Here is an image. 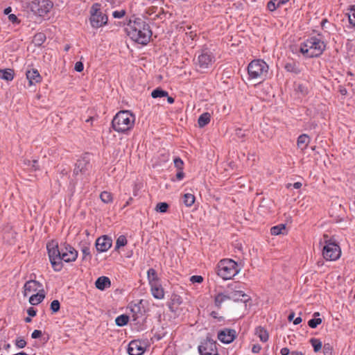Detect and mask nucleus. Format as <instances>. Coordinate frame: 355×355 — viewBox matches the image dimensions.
Returning <instances> with one entry per match:
<instances>
[{"label": "nucleus", "mask_w": 355, "mask_h": 355, "mask_svg": "<svg viewBox=\"0 0 355 355\" xmlns=\"http://www.w3.org/2000/svg\"><path fill=\"white\" fill-rule=\"evenodd\" d=\"M125 32L132 40L142 45H146L152 36L149 24L139 17L129 20Z\"/></svg>", "instance_id": "nucleus-1"}, {"label": "nucleus", "mask_w": 355, "mask_h": 355, "mask_svg": "<svg viewBox=\"0 0 355 355\" xmlns=\"http://www.w3.org/2000/svg\"><path fill=\"white\" fill-rule=\"evenodd\" d=\"M324 49L323 41L318 37H312L301 44L300 51L306 58H313L321 55Z\"/></svg>", "instance_id": "nucleus-2"}, {"label": "nucleus", "mask_w": 355, "mask_h": 355, "mask_svg": "<svg viewBox=\"0 0 355 355\" xmlns=\"http://www.w3.org/2000/svg\"><path fill=\"white\" fill-rule=\"evenodd\" d=\"M135 116L130 111L119 112L112 120L114 130L119 132H124L130 130L135 124Z\"/></svg>", "instance_id": "nucleus-3"}, {"label": "nucleus", "mask_w": 355, "mask_h": 355, "mask_svg": "<svg viewBox=\"0 0 355 355\" xmlns=\"http://www.w3.org/2000/svg\"><path fill=\"white\" fill-rule=\"evenodd\" d=\"M238 264L230 259L220 260L217 265V274L223 279H231L239 272Z\"/></svg>", "instance_id": "nucleus-4"}, {"label": "nucleus", "mask_w": 355, "mask_h": 355, "mask_svg": "<svg viewBox=\"0 0 355 355\" xmlns=\"http://www.w3.org/2000/svg\"><path fill=\"white\" fill-rule=\"evenodd\" d=\"M268 65L263 60H254L248 67V72L250 79H264L268 73Z\"/></svg>", "instance_id": "nucleus-5"}, {"label": "nucleus", "mask_w": 355, "mask_h": 355, "mask_svg": "<svg viewBox=\"0 0 355 355\" xmlns=\"http://www.w3.org/2000/svg\"><path fill=\"white\" fill-rule=\"evenodd\" d=\"M193 62L196 71L203 73L211 67L214 62V56L207 49H202L197 58H194Z\"/></svg>", "instance_id": "nucleus-6"}, {"label": "nucleus", "mask_w": 355, "mask_h": 355, "mask_svg": "<svg viewBox=\"0 0 355 355\" xmlns=\"http://www.w3.org/2000/svg\"><path fill=\"white\" fill-rule=\"evenodd\" d=\"M101 4L94 3L89 10V22L92 28H98L107 24V16L101 11Z\"/></svg>", "instance_id": "nucleus-7"}, {"label": "nucleus", "mask_w": 355, "mask_h": 355, "mask_svg": "<svg viewBox=\"0 0 355 355\" xmlns=\"http://www.w3.org/2000/svg\"><path fill=\"white\" fill-rule=\"evenodd\" d=\"M48 254L51 266L55 271H60L63 267L60 261L61 249H58V245L53 241L47 244Z\"/></svg>", "instance_id": "nucleus-8"}, {"label": "nucleus", "mask_w": 355, "mask_h": 355, "mask_svg": "<svg viewBox=\"0 0 355 355\" xmlns=\"http://www.w3.org/2000/svg\"><path fill=\"white\" fill-rule=\"evenodd\" d=\"M30 7L35 15L43 17L50 12L53 8V3L50 0H33Z\"/></svg>", "instance_id": "nucleus-9"}, {"label": "nucleus", "mask_w": 355, "mask_h": 355, "mask_svg": "<svg viewBox=\"0 0 355 355\" xmlns=\"http://www.w3.org/2000/svg\"><path fill=\"white\" fill-rule=\"evenodd\" d=\"M78 257V252L71 245H64L61 248L60 261L71 262L76 261Z\"/></svg>", "instance_id": "nucleus-10"}, {"label": "nucleus", "mask_w": 355, "mask_h": 355, "mask_svg": "<svg viewBox=\"0 0 355 355\" xmlns=\"http://www.w3.org/2000/svg\"><path fill=\"white\" fill-rule=\"evenodd\" d=\"M320 244H324L322 255L327 261H331L333 257V243L331 238L328 235L324 234L323 239L320 241Z\"/></svg>", "instance_id": "nucleus-11"}, {"label": "nucleus", "mask_w": 355, "mask_h": 355, "mask_svg": "<svg viewBox=\"0 0 355 355\" xmlns=\"http://www.w3.org/2000/svg\"><path fill=\"white\" fill-rule=\"evenodd\" d=\"M43 290L42 284L35 280H31L24 284L23 293L24 296H28L43 291Z\"/></svg>", "instance_id": "nucleus-12"}, {"label": "nucleus", "mask_w": 355, "mask_h": 355, "mask_svg": "<svg viewBox=\"0 0 355 355\" xmlns=\"http://www.w3.org/2000/svg\"><path fill=\"white\" fill-rule=\"evenodd\" d=\"M200 355H218L215 342L207 340L198 347Z\"/></svg>", "instance_id": "nucleus-13"}, {"label": "nucleus", "mask_w": 355, "mask_h": 355, "mask_svg": "<svg viewBox=\"0 0 355 355\" xmlns=\"http://www.w3.org/2000/svg\"><path fill=\"white\" fill-rule=\"evenodd\" d=\"M92 166L89 161L86 157L81 158L76 163L73 173L76 175L79 174H86L89 171Z\"/></svg>", "instance_id": "nucleus-14"}, {"label": "nucleus", "mask_w": 355, "mask_h": 355, "mask_svg": "<svg viewBox=\"0 0 355 355\" xmlns=\"http://www.w3.org/2000/svg\"><path fill=\"white\" fill-rule=\"evenodd\" d=\"M112 240L110 237L105 235L97 239L96 248L97 251L104 252L107 251L112 246Z\"/></svg>", "instance_id": "nucleus-15"}, {"label": "nucleus", "mask_w": 355, "mask_h": 355, "mask_svg": "<svg viewBox=\"0 0 355 355\" xmlns=\"http://www.w3.org/2000/svg\"><path fill=\"white\" fill-rule=\"evenodd\" d=\"M236 337V332L233 329H224L218 334V338L223 343L229 344L232 343Z\"/></svg>", "instance_id": "nucleus-16"}, {"label": "nucleus", "mask_w": 355, "mask_h": 355, "mask_svg": "<svg viewBox=\"0 0 355 355\" xmlns=\"http://www.w3.org/2000/svg\"><path fill=\"white\" fill-rule=\"evenodd\" d=\"M145 349L139 340H132L128 345V352L130 355H141Z\"/></svg>", "instance_id": "nucleus-17"}, {"label": "nucleus", "mask_w": 355, "mask_h": 355, "mask_svg": "<svg viewBox=\"0 0 355 355\" xmlns=\"http://www.w3.org/2000/svg\"><path fill=\"white\" fill-rule=\"evenodd\" d=\"M150 292L153 296L157 300L164 297V291L160 282L150 285Z\"/></svg>", "instance_id": "nucleus-18"}, {"label": "nucleus", "mask_w": 355, "mask_h": 355, "mask_svg": "<svg viewBox=\"0 0 355 355\" xmlns=\"http://www.w3.org/2000/svg\"><path fill=\"white\" fill-rule=\"evenodd\" d=\"M26 78L29 81L30 86L40 83L42 80V77L40 76L38 71L35 69L27 71Z\"/></svg>", "instance_id": "nucleus-19"}, {"label": "nucleus", "mask_w": 355, "mask_h": 355, "mask_svg": "<svg viewBox=\"0 0 355 355\" xmlns=\"http://www.w3.org/2000/svg\"><path fill=\"white\" fill-rule=\"evenodd\" d=\"M95 286L98 290L103 291L110 287L111 282L107 277L101 276L96 279Z\"/></svg>", "instance_id": "nucleus-20"}, {"label": "nucleus", "mask_w": 355, "mask_h": 355, "mask_svg": "<svg viewBox=\"0 0 355 355\" xmlns=\"http://www.w3.org/2000/svg\"><path fill=\"white\" fill-rule=\"evenodd\" d=\"M229 295L230 300H232L235 302L241 301L246 302L249 300V297L241 291H233Z\"/></svg>", "instance_id": "nucleus-21"}, {"label": "nucleus", "mask_w": 355, "mask_h": 355, "mask_svg": "<svg viewBox=\"0 0 355 355\" xmlns=\"http://www.w3.org/2000/svg\"><path fill=\"white\" fill-rule=\"evenodd\" d=\"M309 142H310L309 137L306 134H303L298 137L297 141V145L298 148H300L302 151H303L306 148Z\"/></svg>", "instance_id": "nucleus-22"}, {"label": "nucleus", "mask_w": 355, "mask_h": 355, "mask_svg": "<svg viewBox=\"0 0 355 355\" xmlns=\"http://www.w3.org/2000/svg\"><path fill=\"white\" fill-rule=\"evenodd\" d=\"M44 297L45 295L44 291L41 292H37V293L32 294L30 296L29 302L32 305H37L44 300Z\"/></svg>", "instance_id": "nucleus-23"}, {"label": "nucleus", "mask_w": 355, "mask_h": 355, "mask_svg": "<svg viewBox=\"0 0 355 355\" xmlns=\"http://www.w3.org/2000/svg\"><path fill=\"white\" fill-rule=\"evenodd\" d=\"M147 278L149 285L160 282L155 269L150 268L147 271Z\"/></svg>", "instance_id": "nucleus-24"}, {"label": "nucleus", "mask_w": 355, "mask_h": 355, "mask_svg": "<svg viewBox=\"0 0 355 355\" xmlns=\"http://www.w3.org/2000/svg\"><path fill=\"white\" fill-rule=\"evenodd\" d=\"M15 72L13 69H0V78L6 81H11L14 78Z\"/></svg>", "instance_id": "nucleus-25"}, {"label": "nucleus", "mask_w": 355, "mask_h": 355, "mask_svg": "<svg viewBox=\"0 0 355 355\" xmlns=\"http://www.w3.org/2000/svg\"><path fill=\"white\" fill-rule=\"evenodd\" d=\"M272 235L277 236L279 234H286L287 233L286 225L284 224H279L270 228Z\"/></svg>", "instance_id": "nucleus-26"}, {"label": "nucleus", "mask_w": 355, "mask_h": 355, "mask_svg": "<svg viewBox=\"0 0 355 355\" xmlns=\"http://www.w3.org/2000/svg\"><path fill=\"white\" fill-rule=\"evenodd\" d=\"M151 96L153 98L167 96V101L169 103L171 104L174 102V98L171 96H168V92H166L165 90H153V92L151 93Z\"/></svg>", "instance_id": "nucleus-27"}, {"label": "nucleus", "mask_w": 355, "mask_h": 355, "mask_svg": "<svg viewBox=\"0 0 355 355\" xmlns=\"http://www.w3.org/2000/svg\"><path fill=\"white\" fill-rule=\"evenodd\" d=\"M255 334L259 338L262 342H266L268 340L269 335L266 329L261 327H258L255 329Z\"/></svg>", "instance_id": "nucleus-28"}, {"label": "nucleus", "mask_w": 355, "mask_h": 355, "mask_svg": "<svg viewBox=\"0 0 355 355\" xmlns=\"http://www.w3.org/2000/svg\"><path fill=\"white\" fill-rule=\"evenodd\" d=\"M229 300H230L229 295H225L223 293H220L218 295H216L215 297V300H214L215 305L218 308H220L222 304Z\"/></svg>", "instance_id": "nucleus-29"}, {"label": "nucleus", "mask_w": 355, "mask_h": 355, "mask_svg": "<svg viewBox=\"0 0 355 355\" xmlns=\"http://www.w3.org/2000/svg\"><path fill=\"white\" fill-rule=\"evenodd\" d=\"M210 119H211V115L209 113L205 112V113L202 114L199 116L198 120V125L200 128L205 126L206 125H207L209 123Z\"/></svg>", "instance_id": "nucleus-30"}, {"label": "nucleus", "mask_w": 355, "mask_h": 355, "mask_svg": "<svg viewBox=\"0 0 355 355\" xmlns=\"http://www.w3.org/2000/svg\"><path fill=\"white\" fill-rule=\"evenodd\" d=\"M196 198L193 194L185 193L183 196V203L187 207H191L195 202Z\"/></svg>", "instance_id": "nucleus-31"}, {"label": "nucleus", "mask_w": 355, "mask_h": 355, "mask_svg": "<svg viewBox=\"0 0 355 355\" xmlns=\"http://www.w3.org/2000/svg\"><path fill=\"white\" fill-rule=\"evenodd\" d=\"M100 198L104 203H110L113 200L112 193L108 191H103L100 195Z\"/></svg>", "instance_id": "nucleus-32"}, {"label": "nucleus", "mask_w": 355, "mask_h": 355, "mask_svg": "<svg viewBox=\"0 0 355 355\" xmlns=\"http://www.w3.org/2000/svg\"><path fill=\"white\" fill-rule=\"evenodd\" d=\"M128 316L125 315H121L116 318L115 322L116 325L122 327L125 325L128 322Z\"/></svg>", "instance_id": "nucleus-33"}, {"label": "nucleus", "mask_w": 355, "mask_h": 355, "mask_svg": "<svg viewBox=\"0 0 355 355\" xmlns=\"http://www.w3.org/2000/svg\"><path fill=\"white\" fill-rule=\"evenodd\" d=\"M126 244H127L126 237L123 235H121L116 239L115 248L119 249L121 247L125 246Z\"/></svg>", "instance_id": "nucleus-34"}, {"label": "nucleus", "mask_w": 355, "mask_h": 355, "mask_svg": "<svg viewBox=\"0 0 355 355\" xmlns=\"http://www.w3.org/2000/svg\"><path fill=\"white\" fill-rule=\"evenodd\" d=\"M168 209V205L166 202H159L155 207V210L160 213H166Z\"/></svg>", "instance_id": "nucleus-35"}, {"label": "nucleus", "mask_w": 355, "mask_h": 355, "mask_svg": "<svg viewBox=\"0 0 355 355\" xmlns=\"http://www.w3.org/2000/svg\"><path fill=\"white\" fill-rule=\"evenodd\" d=\"M310 341L315 352H318L321 349L322 343L319 340L316 338H312Z\"/></svg>", "instance_id": "nucleus-36"}, {"label": "nucleus", "mask_w": 355, "mask_h": 355, "mask_svg": "<svg viewBox=\"0 0 355 355\" xmlns=\"http://www.w3.org/2000/svg\"><path fill=\"white\" fill-rule=\"evenodd\" d=\"M348 19L350 24L355 26V7H352L348 13Z\"/></svg>", "instance_id": "nucleus-37"}, {"label": "nucleus", "mask_w": 355, "mask_h": 355, "mask_svg": "<svg viewBox=\"0 0 355 355\" xmlns=\"http://www.w3.org/2000/svg\"><path fill=\"white\" fill-rule=\"evenodd\" d=\"M82 253H83V259H91V253H90V249L87 246H85L82 248Z\"/></svg>", "instance_id": "nucleus-38"}, {"label": "nucleus", "mask_w": 355, "mask_h": 355, "mask_svg": "<svg viewBox=\"0 0 355 355\" xmlns=\"http://www.w3.org/2000/svg\"><path fill=\"white\" fill-rule=\"evenodd\" d=\"M285 69L290 72H293L297 73L299 72L298 69L296 67L295 64L293 63H287L285 65Z\"/></svg>", "instance_id": "nucleus-39"}, {"label": "nucleus", "mask_w": 355, "mask_h": 355, "mask_svg": "<svg viewBox=\"0 0 355 355\" xmlns=\"http://www.w3.org/2000/svg\"><path fill=\"white\" fill-rule=\"evenodd\" d=\"M321 322L322 320L320 318H313L309 321L308 324L311 328H315Z\"/></svg>", "instance_id": "nucleus-40"}, {"label": "nucleus", "mask_w": 355, "mask_h": 355, "mask_svg": "<svg viewBox=\"0 0 355 355\" xmlns=\"http://www.w3.org/2000/svg\"><path fill=\"white\" fill-rule=\"evenodd\" d=\"M125 13L126 12L123 9L120 10H115L112 12V16L114 18L121 19L125 15Z\"/></svg>", "instance_id": "nucleus-41"}, {"label": "nucleus", "mask_w": 355, "mask_h": 355, "mask_svg": "<svg viewBox=\"0 0 355 355\" xmlns=\"http://www.w3.org/2000/svg\"><path fill=\"white\" fill-rule=\"evenodd\" d=\"M174 165L178 171L183 170L184 162L180 158L176 157L174 159Z\"/></svg>", "instance_id": "nucleus-42"}, {"label": "nucleus", "mask_w": 355, "mask_h": 355, "mask_svg": "<svg viewBox=\"0 0 355 355\" xmlns=\"http://www.w3.org/2000/svg\"><path fill=\"white\" fill-rule=\"evenodd\" d=\"M51 309L53 313H56L60 309V302L58 300H55L51 304Z\"/></svg>", "instance_id": "nucleus-43"}, {"label": "nucleus", "mask_w": 355, "mask_h": 355, "mask_svg": "<svg viewBox=\"0 0 355 355\" xmlns=\"http://www.w3.org/2000/svg\"><path fill=\"white\" fill-rule=\"evenodd\" d=\"M341 256L340 248L334 243V261L339 259Z\"/></svg>", "instance_id": "nucleus-44"}, {"label": "nucleus", "mask_w": 355, "mask_h": 355, "mask_svg": "<svg viewBox=\"0 0 355 355\" xmlns=\"http://www.w3.org/2000/svg\"><path fill=\"white\" fill-rule=\"evenodd\" d=\"M190 281L192 283H198L200 284L203 281V277L200 275H193L190 277Z\"/></svg>", "instance_id": "nucleus-45"}, {"label": "nucleus", "mask_w": 355, "mask_h": 355, "mask_svg": "<svg viewBox=\"0 0 355 355\" xmlns=\"http://www.w3.org/2000/svg\"><path fill=\"white\" fill-rule=\"evenodd\" d=\"M25 164L30 166L33 170L35 171V170L38 169V165H37V160H33V161L28 160V161L25 162Z\"/></svg>", "instance_id": "nucleus-46"}, {"label": "nucleus", "mask_w": 355, "mask_h": 355, "mask_svg": "<svg viewBox=\"0 0 355 355\" xmlns=\"http://www.w3.org/2000/svg\"><path fill=\"white\" fill-rule=\"evenodd\" d=\"M15 344L17 347L24 348L26 345V342L21 338H17Z\"/></svg>", "instance_id": "nucleus-47"}, {"label": "nucleus", "mask_w": 355, "mask_h": 355, "mask_svg": "<svg viewBox=\"0 0 355 355\" xmlns=\"http://www.w3.org/2000/svg\"><path fill=\"white\" fill-rule=\"evenodd\" d=\"M279 7V6L276 5V2H275L274 0L270 1L267 5V8L270 11H274Z\"/></svg>", "instance_id": "nucleus-48"}, {"label": "nucleus", "mask_w": 355, "mask_h": 355, "mask_svg": "<svg viewBox=\"0 0 355 355\" xmlns=\"http://www.w3.org/2000/svg\"><path fill=\"white\" fill-rule=\"evenodd\" d=\"M74 69L78 72H82L84 69V65L82 62H76L74 66Z\"/></svg>", "instance_id": "nucleus-49"}, {"label": "nucleus", "mask_w": 355, "mask_h": 355, "mask_svg": "<svg viewBox=\"0 0 355 355\" xmlns=\"http://www.w3.org/2000/svg\"><path fill=\"white\" fill-rule=\"evenodd\" d=\"M157 9V8L156 6H151L146 10V14L148 16H150L156 12Z\"/></svg>", "instance_id": "nucleus-50"}, {"label": "nucleus", "mask_w": 355, "mask_h": 355, "mask_svg": "<svg viewBox=\"0 0 355 355\" xmlns=\"http://www.w3.org/2000/svg\"><path fill=\"white\" fill-rule=\"evenodd\" d=\"M8 19L12 23H16V24L19 23V21L18 20L17 17L14 14H10L8 15Z\"/></svg>", "instance_id": "nucleus-51"}, {"label": "nucleus", "mask_w": 355, "mask_h": 355, "mask_svg": "<svg viewBox=\"0 0 355 355\" xmlns=\"http://www.w3.org/2000/svg\"><path fill=\"white\" fill-rule=\"evenodd\" d=\"M184 173L183 172V170H180L178 171L177 174H176V180H181L184 178Z\"/></svg>", "instance_id": "nucleus-52"}, {"label": "nucleus", "mask_w": 355, "mask_h": 355, "mask_svg": "<svg viewBox=\"0 0 355 355\" xmlns=\"http://www.w3.org/2000/svg\"><path fill=\"white\" fill-rule=\"evenodd\" d=\"M42 336V331L40 330H35L32 333L31 337L33 338H40Z\"/></svg>", "instance_id": "nucleus-53"}, {"label": "nucleus", "mask_w": 355, "mask_h": 355, "mask_svg": "<svg viewBox=\"0 0 355 355\" xmlns=\"http://www.w3.org/2000/svg\"><path fill=\"white\" fill-rule=\"evenodd\" d=\"M186 35L188 37H189L191 40H193L196 36H197V34L193 31H189V32H187L186 33Z\"/></svg>", "instance_id": "nucleus-54"}, {"label": "nucleus", "mask_w": 355, "mask_h": 355, "mask_svg": "<svg viewBox=\"0 0 355 355\" xmlns=\"http://www.w3.org/2000/svg\"><path fill=\"white\" fill-rule=\"evenodd\" d=\"M261 349V347L259 345H254L252 348V352L253 353H259Z\"/></svg>", "instance_id": "nucleus-55"}, {"label": "nucleus", "mask_w": 355, "mask_h": 355, "mask_svg": "<svg viewBox=\"0 0 355 355\" xmlns=\"http://www.w3.org/2000/svg\"><path fill=\"white\" fill-rule=\"evenodd\" d=\"M27 313H28V315H30L31 317H34L36 315V311L33 308H31V307L27 310Z\"/></svg>", "instance_id": "nucleus-56"}, {"label": "nucleus", "mask_w": 355, "mask_h": 355, "mask_svg": "<svg viewBox=\"0 0 355 355\" xmlns=\"http://www.w3.org/2000/svg\"><path fill=\"white\" fill-rule=\"evenodd\" d=\"M288 1L289 0H274V1L276 2V5L279 7L287 3Z\"/></svg>", "instance_id": "nucleus-57"}, {"label": "nucleus", "mask_w": 355, "mask_h": 355, "mask_svg": "<svg viewBox=\"0 0 355 355\" xmlns=\"http://www.w3.org/2000/svg\"><path fill=\"white\" fill-rule=\"evenodd\" d=\"M173 305L175 304H181V300L179 296H175L174 298L172 300Z\"/></svg>", "instance_id": "nucleus-58"}, {"label": "nucleus", "mask_w": 355, "mask_h": 355, "mask_svg": "<svg viewBox=\"0 0 355 355\" xmlns=\"http://www.w3.org/2000/svg\"><path fill=\"white\" fill-rule=\"evenodd\" d=\"M289 353H290V350H289V349H288V348H287V347H284V348H282V349H281V351H280V354H281L282 355H288V354H289Z\"/></svg>", "instance_id": "nucleus-59"}, {"label": "nucleus", "mask_w": 355, "mask_h": 355, "mask_svg": "<svg viewBox=\"0 0 355 355\" xmlns=\"http://www.w3.org/2000/svg\"><path fill=\"white\" fill-rule=\"evenodd\" d=\"M10 347V345L9 343H3V345L1 344V348H3L4 349L6 350H8Z\"/></svg>", "instance_id": "nucleus-60"}, {"label": "nucleus", "mask_w": 355, "mask_h": 355, "mask_svg": "<svg viewBox=\"0 0 355 355\" xmlns=\"http://www.w3.org/2000/svg\"><path fill=\"white\" fill-rule=\"evenodd\" d=\"M301 187H302V183L300 182H297L293 184V187L296 189L301 188Z\"/></svg>", "instance_id": "nucleus-61"}, {"label": "nucleus", "mask_w": 355, "mask_h": 355, "mask_svg": "<svg viewBox=\"0 0 355 355\" xmlns=\"http://www.w3.org/2000/svg\"><path fill=\"white\" fill-rule=\"evenodd\" d=\"M302 322V318L300 317L296 318L293 320L294 324H299Z\"/></svg>", "instance_id": "nucleus-62"}, {"label": "nucleus", "mask_w": 355, "mask_h": 355, "mask_svg": "<svg viewBox=\"0 0 355 355\" xmlns=\"http://www.w3.org/2000/svg\"><path fill=\"white\" fill-rule=\"evenodd\" d=\"M12 11L11 7H8L4 10V14L5 15H10V12Z\"/></svg>", "instance_id": "nucleus-63"}, {"label": "nucleus", "mask_w": 355, "mask_h": 355, "mask_svg": "<svg viewBox=\"0 0 355 355\" xmlns=\"http://www.w3.org/2000/svg\"><path fill=\"white\" fill-rule=\"evenodd\" d=\"M294 317H295V313H291L289 314V315L288 317V319L289 321H291V320H293Z\"/></svg>", "instance_id": "nucleus-64"}]
</instances>
